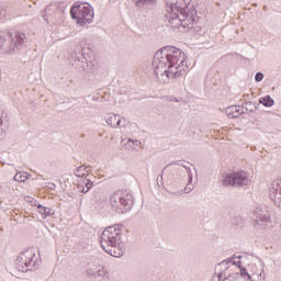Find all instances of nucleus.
<instances>
[{
	"instance_id": "20e7f679",
	"label": "nucleus",
	"mask_w": 281,
	"mask_h": 281,
	"mask_svg": "<svg viewBox=\"0 0 281 281\" xmlns=\"http://www.w3.org/2000/svg\"><path fill=\"white\" fill-rule=\"evenodd\" d=\"M135 200L133 199V194L128 191H116L110 196V205L114 212L119 214H126V212H131Z\"/></svg>"
},
{
	"instance_id": "72a5a7b5",
	"label": "nucleus",
	"mask_w": 281,
	"mask_h": 281,
	"mask_svg": "<svg viewBox=\"0 0 281 281\" xmlns=\"http://www.w3.org/2000/svg\"><path fill=\"white\" fill-rule=\"evenodd\" d=\"M165 100H167V102H179L176 97H165Z\"/></svg>"
},
{
	"instance_id": "f257e3e1",
	"label": "nucleus",
	"mask_w": 281,
	"mask_h": 281,
	"mask_svg": "<svg viewBox=\"0 0 281 281\" xmlns=\"http://www.w3.org/2000/svg\"><path fill=\"white\" fill-rule=\"evenodd\" d=\"M153 69L156 78H181L188 71L186 53L175 46H165L154 55Z\"/></svg>"
},
{
	"instance_id": "393cba45",
	"label": "nucleus",
	"mask_w": 281,
	"mask_h": 281,
	"mask_svg": "<svg viewBox=\"0 0 281 281\" xmlns=\"http://www.w3.org/2000/svg\"><path fill=\"white\" fill-rule=\"evenodd\" d=\"M29 179H30V175L27 173H16L14 176V181H19L20 183L27 181Z\"/></svg>"
},
{
	"instance_id": "2eb2a0df",
	"label": "nucleus",
	"mask_w": 281,
	"mask_h": 281,
	"mask_svg": "<svg viewBox=\"0 0 281 281\" xmlns=\"http://www.w3.org/2000/svg\"><path fill=\"white\" fill-rule=\"evenodd\" d=\"M236 258V255H234L233 257L223 260L222 262H220V267H236L237 271L243 269V262L241 261H234ZM237 258H241L240 256H237Z\"/></svg>"
},
{
	"instance_id": "9d476101",
	"label": "nucleus",
	"mask_w": 281,
	"mask_h": 281,
	"mask_svg": "<svg viewBox=\"0 0 281 281\" xmlns=\"http://www.w3.org/2000/svg\"><path fill=\"white\" fill-rule=\"evenodd\" d=\"M269 196L277 207H281V178L277 179L269 191Z\"/></svg>"
},
{
	"instance_id": "c756f323",
	"label": "nucleus",
	"mask_w": 281,
	"mask_h": 281,
	"mask_svg": "<svg viewBox=\"0 0 281 281\" xmlns=\"http://www.w3.org/2000/svg\"><path fill=\"white\" fill-rule=\"evenodd\" d=\"M83 186L86 187L87 191H89L91 188H93V182L87 179L83 181Z\"/></svg>"
},
{
	"instance_id": "dca6fc26",
	"label": "nucleus",
	"mask_w": 281,
	"mask_h": 281,
	"mask_svg": "<svg viewBox=\"0 0 281 281\" xmlns=\"http://www.w3.org/2000/svg\"><path fill=\"white\" fill-rule=\"evenodd\" d=\"M122 146L125 148V150H137L139 146H142V143L139 140H133L131 138H125L122 140Z\"/></svg>"
},
{
	"instance_id": "9b49d317",
	"label": "nucleus",
	"mask_w": 281,
	"mask_h": 281,
	"mask_svg": "<svg viewBox=\"0 0 281 281\" xmlns=\"http://www.w3.org/2000/svg\"><path fill=\"white\" fill-rule=\"evenodd\" d=\"M46 14L44 15L45 21H52L56 23L60 16H63V10L58 8V4H50L45 9Z\"/></svg>"
},
{
	"instance_id": "aec40b11",
	"label": "nucleus",
	"mask_w": 281,
	"mask_h": 281,
	"mask_svg": "<svg viewBox=\"0 0 281 281\" xmlns=\"http://www.w3.org/2000/svg\"><path fill=\"white\" fill-rule=\"evenodd\" d=\"M93 276L97 278H109V270H106V267L103 265L97 270L92 272Z\"/></svg>"
},
{
	"instance_id": "473e14b6",
	"label": "nucleus",
	"mask_w": 281,
	"mask_h": 281,
	"mask_svg": "<svg viewBox=\"0 0 281 281\" xmlns=\"http://www.w3.org/2000/svg\"><path fill=\"white\" fill-rule=\"evenodd\" d=\"M169 166H181V164H179V160L172 161V162L168 164V165L164 168V170H166V168H168ZM164 170H162V172H164Z\"/></svg>"
},
{
	"instance_id": "4c0bfd02",
	"label": "nucleus",
	"mask_w": 281,
	"mask_h": 281,
	"mask_svg": "<svg viewBox=\"0 0 281 281\" xmlns=\"http://www.w3.org/2000/svg\"><path fill=\"white\" fill-rule=\"evenodd\" d=\"M262 273H265V270H262V271L259 273V278H262Z\"/></svg>"
},
{
	"instance_id": "1a4fd4ad",
	"label": "nucleus",
	"mask_w": 281,
	"mask_h": 281,
	"mask_svg": "<svg viewBox=\"0 0 281 281\" xmlns=\"http://www.w3.org/2000/svg\"><path fill=\"white\" fill-rule=\"evenodd\" d=\"M225 269L217 274L218 281H236L240 278V272L237 267L224 266Z\"/></svg>"
},
{
	"instance_id": "0eeeda50",
	"label": "nucleus",
	"mask_w": 281,
	"mask_h": 281,
	"mask_svg": "<svg viewBox=\"0 0 281 281\" xmlns=\"http://www.w3.org/2000/svg\"><path fill=\"white\" fill-rule=\"evenodd\" d=\"M254 227L255 229H271L273 227V211L269 206H259L254 210Z\"/></svg>"
},
{
	"instance_id": "f704fd0d",
	"label": "nucleus",
	"mask_w": 281,
	"mask_h": 281,
	"mask_svg": "<svg viewBox=\"0 0 281 281\" xmlns=\"http://www.w3.org/2000/svg\"><path fill=\"white\" fill-rule=\"evenodd\" d=\"M8 14V11H5L2 7H0V19H3Z\"/></svg>"
},
{
	"instance_id": "412c9836",
	"label": "nucleus",
	"mask_w": 281,
	"mask_h": 281,
	"mask_svg": "<svg viewBox=\"0 0 281 281\" xmlns=\"http://www.w3.org/2000/svg\"><path fill=\"white\" fill-rule=\"evenodd\" d=\"M40 214H42V217L45 218L46 216H54V210L49 207H45L41 204L37 205Z\"/></svg>"
},
{
	"instance_id": "f8f14e48",
	"label": "nucleus",
	"mask_w": 281,
	"mask_h": 281,
	"mask_svg": "<svg viewBox=\"0 0 281 281\" xmlns=\"http://www.w3.org/2000/svg\"><path fill=\"white\" fill-rule=\"evenodd\" d=\"M25 46V34L15 33L14 37L11 38V44L9 46L10 54L14 52H19V49H23Z\"/></svg>"
},
{
	"instance_id": "bb28decb",
	"label": "nucleus",
	"mask_w": 281,
	"mask_h": 281,
	"mask_svg": "<svg viewBox=\"0 0 281 281\" xmlns=\"http://www.w3.org/2000/svg\"><path fill=\"white\" fill-rule=\"evenodd\" d=\"M87 67H89V69H95V61H90V63H86V61H81V68L85 70H87Z\"/></svg>"
},
{
	"instance_id": "a211bd4d",
	"label": "nucleus",
	"mask_w": 281,
	"mask_h": 281,
	"mask_svg": "<svg viewBox=\"0 0 281 281\" xmlns=\"http://www.w3.org/2000/svg\"><path fill=\"white\" fill-rule=\"evenodd\" d=\"M186 170H187V175L189 177V180H188V183L184 188V193L190 194V192L192 190H194V184H192V169L190 167H188Z\"/></svg>"
},
{
	"instance_id": "2f4dec72",
	"label": "nucleus",
	"mask_w": 281,
	"mask_h": 281,
	"mask_svg": "<svg viewBox=\"0 0 281 281\" xmlns=\"http://www.w3.org/2000/svg\"><path fill=\"white\" fill-rule=\"evenodd\" d=\"M78 191L81 192L82 194H87V187L85 184H79L78 186Z\"/></svg>"
},
{
	"instance_id": "6e6552de",
	"label": "nucleus",
	"mask_w": 281,
	"mask_h": 281,
	"mask_svg": "<svg viewBox=\"0 0 281 281\" xmlns=\"http://www.w3.org/2000/svg\"><path fill=\"white\" fill-rule=\"evenodd\" d=\"M222 186H224V188H227V186H232L233 188H244V186H249V177L245 171L226 173L223 176Z\"/></svg>"
},
{
	"instance_id": "cd10ccee",
	"label": "nucleus",
	"mask_w": 281,
	"mask_h": 281,
	"mask_svg": "<svg viewBox=\"0 0 281 281\" xmlns=\"http://www.w3.org/2000/svg\"><path fill=\"white\" fill-rule=\"evenodd\" d=\"M80 47H81V54H82V56H93V52H90V53H88L87 52V49H90L89 47H85V41L83 42H81V44H80Z\"/></svg>"
},
{
	"instance_id": "e433bc0d",
	"label": "nucleus",
	"mask_w": 281,
	"mask_h": 281,
	"mask_svg": "<svg viewBox=\"0 0 281 281\" xmlns=\"http://www.w3.org/2000/svg\"><path fill=\"white\" fill-rule=\"evenodd\" d=\"M5 45V40L2 38V36L0 35V47H3Z\"/></svg>"
},
{
	"instance_id": "ddd939ff",
	"label": "nucleus",
	"mask_w": 281,
	"mask_h": 281,
	"mask_svg": "<svg viewBox=\"0 0 281 281\" xmlns=\"http://www.w3.org/2000/svg\"><path fill=\"white\" fill-rule=\"evenodd\" d=\"M133 3L138 10H151L157 5V0H133Z\"/></svg>"
},
{
	"instance_id": "ea45409f",
	"label": "nucleus",
	"mask_w": 281,
	"mask_h": 281,
	"mask_svg": "<svg viewBox=\"0 0 281 281\" xmlns=\"http://www.w3.org/2000/svg\"><path fill=\"white\" fill-rule=\"evenodd\" d=\"M181 166H182V168H186V169L188 168V167H186V165H181Z\"/></svg>"
},
{
	"instance_id": "6ab92c4d",
	"label": "nucleus",
	"mask_w": 281,
	"mask_h": 281,
	"mask_svg": "<svg viewBox=\"0 0 281 281\" xmlns=\"http://www.w3.org/2000/svg\"><path fill=\"white\" fill-rule=\"evenodd\" d=\"M241 108H244L245 113H249L250 115H254L258 109V104L248 101L246 102Z\"/></svg>"
},
{
	"instance_id": "4468645a",
	"label": "nucleus",
	"mask_w": 281,
	"mask_h": 281,
	"mask_svg": "<svg viewBox=\"0 0 281 281\" xmlns=\"http://www.w3.org/2000/svg\"><path fill=\"white\" fill-rule=\"evenodd\" d=\"M225 113L227 117L234 119V117H240L243 113H245V108L240 105H231L226 108Z\"/></svg>"
},
{
	"instance_id": "423d86ee",
	"label": "nucleus",
	"mask_w": 281,
	"mask_h": 281,
	"mask_svg": "<svg viewBox=\"0 0 281 281\" xmlns=\"http://www.w3.org/2000/svg\"><path fill=\"white\" fill-rule=\"evenodd\" d=\"M93 7L89 3H78L76 2L70 9L71 19L77 21V25H89L93 23Z\"/></svg>"
},
{
	"instance_id": "4be33fe9",
	"label": "nucleus",
	"mask_w": 281,
	"mask_h": 281,
	"mask_svg": "<svg viewBox=\"0 0 281 281\" xmlns=\"http://www.w3.org/2000/svg\"><path fill=\"white\" fill-rule=\"evenodd\" d=\"M259 104L271 108L273 104H276V101L271 98V95H266L259 99Z\"/></svg>"
},
{
	"instance_id": "5701e85b",
	"label": "nucleus",
	"mask_w": 281,
	"mask_h": 281,
	"mask_svg": "<svg viewBox=\"0 0 281 281\" xmlns=\"http://www.w3.org/2000/svg\"><path fill=\"white\" fill-rule=\"evenodd\" d=\"M88 175H89V170H87V167H85V166H80L74 170L75 177L82 178V177H87Z\"/></svg>"
},
{
	"instance_id": "b1692460",
	"label": "nucleus",
	"mask_w": 281,
	"mask_h": 281,
	"mask_svg": "<svg viewBox=\"0 0 281 281\" xmlns=\"http://www.w3.org/2000/svg\"><path fill=\"white\" fill-rule=\"evenodd\" d=\"M102 260L100 259H94L91 263H90V271L91 273H93L94 271H97L98 269H100L102 267Z\"/></svg>"
},
{
	"instance_id": "c85d7f7f",
	"label": "nucleus",
	"mask_w": 281,
	"mask_h": 281,
	"mask_svg": "<svg viewBox=\"0 0 281 281\" xmlns=\"http://www.w3.org/2000/svg\"><path fill=\"white\" fill-rule=\"evenodd\" d=\"M8 120V114L3 111V109H0V126H3V122Z\"/></svg>"
},
{
	"instance_id": "58836bf2",
	"label": "nucleus",
	"mask_w": 281,
	"mask_h": 281,
	"mask_svg": "<svg viewBox=\"0 0 281 281\" xmlns=\"http://www.w3.org/2000/svg\"><path fill=\"white\" fill-rule=\"evenodd\" d=\"M181 166H182V168H186V169L188 168V167H186V165H181Z\"/></svg>"
},
{
	"instance_id": "f3484780",
	"label": "nucleus",
	"mask_w": 281,
	"mask_h": 281,
	"mask_svg": "<svg viewBox=\"0 0 281 281\" xmlns=\"http://www.w3.org/2000/svg\"><path fill=\"white\" fill-rule=\"evenodd\" d=\"M105 122L112 126V128H119V126L122 124V120L120 119L119 114H111L105 119Z\"/></svg>"
},
{
	"instance_id": "39448f33",
	"label": "nucleus",
	"mask_w": 281,
	"mask_h": 281,
	"mask_svg": "<svg viewBox=\"0 0 281 281\" xmlns=\"http://www.w3.org/2000/svg\"><path fill=\"white\" fill-rule=\"evenodd\" d=\"M15 267L19 271H22V273L27 271H36V269L41 267V261H38V258H36V252H34V249L29 248L19 254L15 260Z\"/></svg>"
},
{
	"instance_id": "c9c22d12",
	"label": "nucleus",
	"mask_w": 281,
	"mask_h": 281,
	"mask_svg": "<svg viewBox=\"0 0 281 281\" xmlns=\"http://www.w3.org/2000/svg\"><path fill=\"white\" fill-rule=\"evenodd\" d=\"M47 188H49V190H56V184L54 182H48Z\"/></svg>"
},
{
	"instance_id": "7c9ffc66",
	"label": "nucleus",
	"mask_w": 281,
	"mask_h": 281,
	"mask_svg": "<svg viewBox=\"0 0 281 281\" xmlns=\"http://www.w3.org/2000/svg\"><path fill=\"white\" fill-rule=\"evenodd\" d=\"M263 78H265V75L262 72H257L255 76L256 82H262Z\"/></svg>"
},
{
	"instance_id": "a878e982",
	"label": "nucleus",
	"mask_w": 281,
	"mask_h": 281,
	"mask_svg": "<svg viewBox=\"0 0 281 281\" xmlns=\"http://www.w3.org/2000/svg\"><path fill=\"white\" fill-rule=\"evenodd\" d=\"M238 272L239 278H247V280H251V274L247 272V269L245 267L240 268Z\"/></svg>"
},
{
	"instance_id": "f03ea898",
	"label": "nucleus",
	"mask_w": 281,
	"mask_h": 281,
	"mask_svg": "<svg viewBox=\"0 0 281 281\" xmlns=\"http://www.w3.org/2000/svg\"><path fill=\"white\" fill-rule=\"evenodd\" d=\"M168 5L165 19L167 25L172 29L177 27H188V30H196V10L194 5H190V2L186 0H166Z\"/></svg>"
},
{
	"instance_id": "7ed1b4c3",
	"label": "nucleus",
	"mask_w": 281,
	"mask_h": 281,
	"mask_svg": "<svg viewBox=\"0 0 281 281\" xmlns=\"http://www.w3.org/2000/svg\"><path fill=\"white\" fill-rule=\"evenodd\" d=\"M101 247L105 254L113 258L124 256V244L122 243V232L120 225L109 226L101 234Z\"/></svg>"
}]
</instances>
